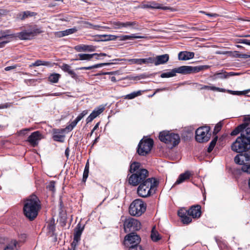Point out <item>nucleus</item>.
<instances>
[{"label": "nucleus", "instance_id": "1", "mask_svg": "<svg viewBox=\"0 0 250 250\" xmlns=\"http://www.w3.org/2000/svg\"><path fill=\"white\" fill-rule=\"evenodd\" d=\"M40 208L38 197L35 195H32L26 200L24 204V214L26 217L32 220L37 217Z\"/></svg>", "mask_w": 250, "mask_h": 250}, {"label": "nucleus", "instance_id": "2", "mask_svg": "<svg viewBox=\"0 0 250 250\" xmlns=\"http://www.w3.org/2000/svg\"><path fill=\"white\" fill-rule=\"evenodd\" d=\"M139 185L137 188L138 195L140 197L146 198L155 192L158 182L154 178H147L146 181Z\"/></svg>", "mask_w": 250, "mask_h": 250}, {"label": "nucleus", "instance_id": "3", "mask_svg": "<svg viewBox=\"0 0 250 250\" xmlns=\"http://www.w3.org/2000/svg\"><path fill=\"white\" fill-rule=\"evenodd\" d=\"M159 139L165 143L169 148H173L179 144L180 141V136L178 134L163 131L160 133Z\"/></svg>", "mask_w": 250, "mask_h": 250}, {"label": "nucleus", "instance_id": "4", "mask_svg": "<svg viewBox=\"0 0 250 250\" xmlns=\"http://www.w3.org/2000/svg\"><path fill=\"white\" fill-rule=\"evenodd\" d=\"M148 177V171L146 169H141L132 174L129 178V183L133 186L139 185L146 181Z\"/></svg>", "mask_w": 250, "mask_h": 250}, {"label": "nucleus", "instance_id": "5", "mask_svg": "<svg viewBox=\"0 0 250 250\" xmlns=\"http://www.w3.org/2000/svg\"><path fill=\"white\" fill-rule=\"evenodd\" d=\"M146 210V205L140 199L133 201L130 204L129 208V212L132 216H139L141 215Z\"/></svg>", "mask_w": 250, "mask_h": 250}, {"label": "nucleus", "instance_id": "6", "mask_svg": "<svg viewBox=\"0 0 250 250\" xmlns=\"http://www.w3.org/2000/svg\"><path fill=\"white\" fill-rule=\"evenodd\" d=\"M153 145V141L150 138H144L138 146L137 152L140 155L145 156L151 150Z\"/></svg>", "mask_w": 250, "mask_h": 250}, {"label": "nucleus", "instance_id": "7", "mask_svg": "<svg viewBox=\"0 0 250 250\" xmlns=\"http://www.w3.org/2000/svg\"><path fill=\"white\" fill-rule=\"evenodd\" d=\"M250 143L245 138L241 135L238 137L236 141L231 145L232 150L238 152H243L245 151L248 148Z\"/></svg>", "mask_w": 250, "mask_h": 250}, {"label": "nucleus", "instance_id": "8", "mask_svg": "<svg viewBox=\"0 0 250 250\" xmlns=\"http://www.w3.org/2000/svg\"><path fill=\"white\" fill-rule=\"evenodd\" d=\"M42 32V30L36 26H29L27 29L17 33L16 37L21 40H30L32 37Z\"/></svg>", "mask_w": 250, "mask_h": 250}, {"label": "nucleus", "instance_id": "9", "mask_svg": "<svg viewBox=\"0 0 250 250\" xmlns=\"http://www.w3.org/2000/svg\"><path fill=\"white\" fill-rule=\"evenodd\" d=\"M141 242V238L136 233L132 232L125 237V245L128 247L129 249L130 248L140 246L139 245Z\"/></svg>", "mask_w": 250, "mask_h": 250}, {"label": "nucleus", "instance_id": "10", "mask_svg": "<svg viewBox=\"0 0 250 250\" xmlns=\"http://www.w3.org/2000/svg\"><path fill=\"white\" fill-rule=\"evenodd\" d=\"M124 226L125 231L126 232L138 230L141 228V223L140 222L132 218L126 219L124 222Z\"/></svg>", "mask_w": 250, "mask_h": 250}, {"label": "nucleus", "instance_id": "11", "mask_svg": "<svg viewBox=\"0 0 250 250\" xmlns=\"http://www.w3.org/2000/svg\"><path fill=\"white\" fill-rule=\"evenodd\" d=\"M209 129L208 127H200L196 131L195 138L199 143H204L208 141L210 138L208 133Z\"/></svg>", "mask_w": 250, "mask_h": 250}, {"label": "nucleus", "instance_id": "12", "mask_svg": "<svg viewBox=\"0 0 250 250\" xmlns=\"http://www.w3.org/2000/svg\"><path fill=\"white\" fill-rule=\"evenodd\" d=\"M42 138V134L38 131H35L33 132L28 138L27 141L33 146H37L39 142Z\"/></svg>", "mask_w": 250, "mask_h": 250}, {"label": "nucleus", "instance_id": "13", "mask_svg": "<svg viewBox=\"0 0 250 250\" xmlns=\"http://www.w3.org/2000/svg\"><path fill=\"white\" fill-rule=\"evenodd\" d=\"M152 62L150 63H154L155 65H158L166 63L169 60L168 54H164L156 56V58L151 57Z\"/></svg>", "mask_w": 250, "mask_h": 250}, {"label": "nucleus", "instance_id": "14", "mask_svg": "<svg viewBox=\"0 0 250 250\" xmlns=\"http://www.w3.org/2000/svg\"><path fill=\"white\" fill-rule=\"evenodd\" d=\"M201 214L200 206H192L188 210V215L194 218H199Z\"/></svg>", "mask_w": 250, "mask_h": 250}, {"label": "nucleus", "instance_id": "15", "mask_svg": "<svg viewBox=\"0 0 250 250\" xmlns=\"http://www.w3.org/2000/svg\"><path fill=\"white\" fill-rule=\"evenodd\" d=\"M74 49L78 52H93L96 50V48L95 46L91 45L80 44L75 46Z\"/></svg>", "mask_w": 250, "mask_h": 250}, {"label": "nucleus", "instance_id": "16", "mask_svg": "<svg viewBox=\"0 0 250 250\" xmlns=\"http://www.w3.org/2000/svg\"><path fill=\"white\" fill-rule=\"evenodd\" d=\"M192 175V174L191 172L189 171H187L181 174L179 176L174 185H179L186 181L190 178Z\"/></svg>", "mask_w": 250, "mask_h": 250}, {"label": "nucleus", "instance_id": "17", "mask_svg": "<svg viewBox=\"0 0 250 250\" xmlns=\"http://www.w3.org/2000/svg\"><path fill=\"white\" fill-rule=\"evenodd\" d=\"M151 57L145 59H132L129 60L128 62L130 64H137L142 65L143 64H149L152 62Z\"/></svg>", "mask_w": 250, "mask_h": 250}, {"label": "nucleus", "instance_id": "18", "mask_svg": "<svg viewBox=\"0 0 250 250\" xmlns=\"http://www.w3.org/2000/svg\"><path fill=\"white\" fill-rule=\"evenodd\" d=\"M194 57V53L191 52L182 51L178 54V59L179 60H188L193 58Z\"/></svg>", "mask_w": 250, "mask_h": 250}, {"label": "nucleus", "instance_id": "19", "mask_svg": "<svg viewBox=\"0 0 250 250\" xmlns=\"http://www.w3.org/2000/svg\"><path fill=\"white\" fill-rule=\"evenodd\" d=\"M60 67L64 72H67L72 78L77 80L78 78V75L72 70L71 69V67L67 64L63 63Z\"/></svg>", "mask_w": 250, "mask_h": 250}, {"label": "nucleus", "instance_id": "20", "mask_svg": "<svg viewBox=\"0 0 250 250\" xmlns=\"http://www.w3.org/2000/svg\"><path fill=\"white\" fill-rule=\"evenodd\" d=\"M198 88L199 90L207 89L213 91H218L220 92H225L227 90L225 89L217 87L213 85H205L199 84Z\"/></svg>", "mask_w": 250, "mask_h": 250}, {"label": "nucleus", "instance_id": "21", "mask_svg": "<svg viewBox=\"0 0 250 250\" xmlns=\"http://www.w3.org/2000/svg\"><path fill=\"white\" fill-rule=\"evenodd\" d=\"M83 229V226H82L80 223L78 224L77 228L75 229L74 235V239H75V241H79L80 240L81 236Z\"/></svg>", "mask_w": 250, "mask_h": 250}, {"label": "nucleus", "instance_id": "22", "mask_svg": "<svg viewBox=\"0 0 250 250\" xmlns=\"http://www.w3.org/2000/svg\"><path fill=\"white\" fill-rule=\"evenodd\" d=\"M36 15L37 14L35 12L26 11L19 13L17 15V18L21 20H23L28 17H33Z\"/></svg>", "mask_w": 250, "mask_h": 250}, {"label": "nucleus", "instance_id": "23", "mask_svg": "<svg viewBox=\"0 0 250 250\" xmlns=\"http://www.w3.org/2000/svg\"><path fill=\"white\" fill-rule=\"evenodd\" d=\"M247 153L243 154H237L234 158V162L236 164L238 165H243L244 164L245 161H249V160H247Z\"/></svg>", "mask_w": 250, "mask_h": 250}, {"label": "nucleus", "instance_id": "24", "mask_svg": "<svg viewBox=\"0 0 250 250\" xmlns=\"http://www.w3.org/2000/svg\"><path fill=\"white\" fill-rule=\"evenodd\" d=\"M117 39H119V41H125L133 39H144L145 38L144 36H136L135 34H132L131 35H122L117 36Z\"/></svg>", "mask_w": 250, "mask_h": 250}, {"label": "nucleus", "instance_id": "25", "mask_svg": "<svg viewBox=\"0 0 250 250\" xmlns=\"http://www.w3.org/2000/svg\"><path fill=\"white\" fill-rule=\"evenodd\" d=\"M99 40L103 42L114 41L117 39V36L113 35H101L98 36Z\"/></svg>", "mask_w": 250, "mask_h": 250}, {"label": "nucleus", "instance_id": "26", "mask_svg": "<svg viewBox=\"0 0 250 250\" xmlns=\"http://www.w3.org/2000/svg\"><path fill=\"white\" fill-rule=\"evenodd\" d=\"M18 242L15 240H13L6 245L4 250H18Z\"/></svg>", "mask_w": 250, "mask_h": 250}, {"label": "nucleus", "instance_id": "27", "mask_svg": "<svg viewBox=\"0 0 250 250\" xmlns=\"http://www.w3.org/2000/svg\"><path fill=\"white\" fill-rule=\"evenodd\" d=\"M189 66H182L178 68L174 69L175 70V74L178 73L187 74H190L189 72Z\"/></svg>", "mask_w": 250, "mask_h": 250}, {"label": "nucleus", "instance_id": "28", "mask_svg": "<svg viewBox=\"0 0 250 250\" xmlns=\"http://www.w3.org/2000/svg\"><path fill=\"white\" fill-rule=\"evenodd\" d=\"M141 169H144L140 167V164L138 162H133L130 166L129 171L131 173H136V171Z\"/></svg>", "mask_w": 250, "mask_h": 250}, {"label": "nucleus", "instance_id": "29", "mask_svg": "<svg viewBox=\"0 0 250 250\" xmlns=\"http://www.w3.org/2000/svg\"><path fill=\"white\" fill-rule=\"evenodd\" d=\"M14 37V35L12 33L10 30H0V39L9 37L13 38Z\"/></svg>", "mask_w": 250, "mask_h": 250}, {"label": "nucleus", "instance_id": "30", "mask_svg": "<svg viewBox=\"0 0 250 250\" xmlns=\"http://www.w3.org/2000/svg\"><path fill=\"white\" fill-rule=\"evenodd\" d=\"M209 67L208 65H201L195 67L189 66V72L190 73L198 72L202 70L208 69Z\"/></svg>", "mask_w": 250, "mask_h": 250}, {"label": "nucleus", "instance_id": "31", "mask_svg": "<svg viewBox=\"0 0 250 250\" xmlns=\"http://www.w3.org/2000/svg\"><path fill=\"white\" fill-rule=\"evenodd\" d=\"M94 55H97V54H79L78 55V56L79 57L78 59H75L76 60H86L89 61L93 57H94Z\"/></svg>", "mask_w": 250, "mask_h": 250}, {"label": "nucleus", "instance_id": "32", "mask_svg": "<svg viewBox=\"0 0 250 250\" xmlns=\"http://www.w3.org/2000/svg\"><path fill=\"white\" fill-rule=\"evenodd\" d=\"M77 31V29L76 28H73L70 29H68L64 31H61L59 32V35L60 36L63 37L65 36L69 35L70 34H73L75 33Z\"/></svg>", "mask_w": 250, "mask_h": 250}, {"label": "nucleus", "instance_id": "33", "mask_svg": "<svg viewBox=\"0 0 250 250\" xmlns=\"http://www.w3.org/2000/svg\"><path fill=\"white\" fill-rule=\"evenodd\" d=\"M151 238L152 241L156 242L161 239V236L158 231L155 230V227H154L151 230Z\"/></svg>", "mask_w": 250, "mask_h": 250}, {"label": "nucleus", "instance_id": "34", "mask_svg": "<svg viewBox=\"0 0 250 250\" xmlns=\"http://www.w3.org/2000/svg\"><path fill=\"white\" fill-rule=\"evenodd\" d=\"M142 93V91H141V90L134 91V92H133L129 94L125 95V99H128V100L133 99L141 95Z\"/></svg>", "mask_w": 250, "mask_h": 250}, {"label": "nucleus", "instance_id": "35", "mask_svg": "<svg viewBox=\"0 0 250 250\" xmlns=\"http://www.w3.org/2000/svg\"><path fill=\"white\" fill-rule=\"evenodd\" d=\"M123 27H129L131 28L135 29L138 30V24L136 21H127L125 22H123Z\"/></svg>", "mask_w": 250, "mask_h": 250}, {"label": "nucleus", "instance_id": "36", "mask_svg": "<svg viewBox=\"0 0 250 250\" xmlns=\"http://www.w3.org/2000/svg\"><path fill=\"white\" fill-rule=\"evenodd\" d=\"M246 127L245 124H242L238 126L234 130L231 132V135L234 136L237 135L239 132L242 131Z\"/></svg>", "mask_w": 250, "mask_h": 250}, {"label": "nucleus", "instance_id": "37", "mask_svg": "<svg viewBox=\"0 0 250 250\" xmlns=\"http://www.w3.org/2000/svg\"><path fill=\"white\" fill-rule=\"evenodd\" d=\"M61 75L58 73H54L50 75L48 78L49 81L53 83H56L58 82Z\"/></svg>", "mask_w": 250, "mask_h": 250}, {"label": "nucleus", "instance_id": "38", "mask_svg": "<svg viewBox=\"0 0 250 250\" xmlns=\"http://www.w3.org/2000/svg\"><path fill=\"white\" fill-rule=\"evenodd\" d=\"M213 79H226L228 77V74H227L226 72H219L216 73L213 76Z\"/></svg>", "mask_w": 250, "mask_h": 250}, {"label": "nucleus", "instance_id": "39", "mask_svg": "<svg viewBox=\"0 0 250 250\" xmlns=\"http://www.w3.org/2000/svg\"><path fill=\"white\" fill-rule=\"evenodd\" d=\"M176 75L175 73V70L174 69L171 70L169 71L163 73L161 75V78H170L172 77H174Z\"/></svg>", "mask_w": 250, "mask_h": 250}, {"label": "nucleus", "instance_id": "40", "mask_svg": "<svg viewBox=\"0 0 250 250\" xmlns=\"http://www.w3.org/2000/svg\"><path fill=\"white\" fill-rule=\"evenodd\" d=\"M143 8H151V9H163L166 10L168 9L167 7H162L161 6H152L151 4H145L142 6Z\"/></svg>", "mask_w": 250, "mask_h": 250}, {"label": "nucleus", "instance_id": "41", "mask_svg": "<svg viewBox=\"0 0 250 250\" xmlns=\"http://www.w3.org/2000/svg\"><path fill=\"white\" fill-rule=\"evenodd\" d=\"M250 91V89H248L242 91H232L229 90H227V92L230 94L237 95H246L248 94Z\"/></svg>", "mask_w": 250, "mask_h": 250}, {"label": "nucleus", "instance_id": "42", "mask_svg": "<svg viewBox=\"0 0 250 250\" xmlns=\"http://www.w3.org/2000/svg\"><path fill=\"white\" fill-rule=\"evenodd\" d=\"M54 141L62 142L64 140V136L59 133H54L53 136Z\"/></svg>", "mask_w": 250, "mask_h": 250}, {"label": "nucleus", "instance_id": "43", "mask_svg": "<svg viewBox=\"0 0 250 250\" xmlns=\"http://www.w3.org/2000/svg\"><path fill=\"white\" fill-rule=\"evenodd\" d=\"M104 107H100L97 109H95L91 113V114L93 115L95 118H96L97 116H98L101 113L103 112L104 110Z\"/></svg>", "mask_w": 250, "mask_h": 250}, {"label": "nucleus", "instance_id": "44", "mask_svg": "<svg viewBox=\"0 0 250 250\" xmlns=\"http://www.w3.org/2000/svg\"><path fill=\"white\" fill-rule=\"evenodd\" d=\"M241 135H243V137L245 138L250 143V127L247 128L245 132H243L241 134Z\"/></svg>", "mask_w": 250, "mask_h": 250}, {"label": "nucleus", "instance_id": "45", "mask_svg": "<svg viewBox=\"0 0 250 250\" xmlns=\"http://www.w3.org/2000/svg\"><path fill=\"white\" fill-rule=\"evenodd\" d=\"M181 219L182 223L186 225L189 224L192 221L191 218L190 217V216L188 215V214H186L184 217H183Z\"/></svg>", "mask_w": 250, "mask_h": 250}, {"label": "nucleus", "instance_id": "46", "mask_svg": "<svg viewBox=\"0 0 250 250\" xmlns=\"http://www.w3.org/2000/svg\"><path fill=\"white\" fill-rule=\"evenodd\" d=\"M217 140V137H215L210 143L209 146L208 148V151L210 152L213 149L216 145Z\"/></svg>", "mask_w": 250, "mask_h": 250}, {"label": "nucleus", "instance_id": "47", "mask_svg": "<svg viewBox=\"0 0 250 250\" xmlns=\"http://www.w3.org/2000/svg\"><path fill=\"white\" fill-rule=\"evenodd\" d=\"M79 121V120H77V118H76L74 121L72 122L66 126V129L69 131L72 130Z\"/></svg>", "mask_w": 250, "mask_h": 250}, {"label": "nucleus", "instance_id": "48", "mask_svg": "<svg viewBox=\"0 0 250 250\" xmlns=\"http://www.w3.org/2000/svg\"><path fill=\"white\" fill-rule=\"evenodd\" d=\"M88 172H89V164H88V162H87V163L85 165L84 170L83 174V181H85L86 179H87V178L88 177Z\"/></svg>", "mask_w": 250, "mask_h": 250}, {"label": "nucleus", "instance_id": "49", "mask_svg": "<svg viewBox=\"0 0 250 250\" xmlns=\"http://www.w3.org/2000/svg\"><path fill=\"white\" fill-rule=\"evenodd\" d=\"M188 214V210L185 208H181L178 212V216L181 218L184 217L186 214Z\"/></svg>", "mask_w": 250, "mask_h": 250}, {"label": "nucleus", "instance_id": "50", "mask_svg": "<svg viewBox=\"0 0 250 250\" xmlns=\"http://www.w3.org/2000/svg\"><path fill=\"white\" fill-rule=\"evenodd\" d=\"M236 42L250 45V40L238 39L236 40Z\"/></svg>", "mask_w": 250, "mask_h": 250}, {"label": "nucleus", "instance_id": "51", "mask_svg": "<svg viewBox=\"0 0 250 250\" xmlns=\"http://www.w3.org/2000/svg\"><path fill=\"white\" fill-rule=\"evenodd\" d=\"M242 170L250 174V164L249 165H244L242 167Z\"/></svg>", "mask_w": 250, "mask_h": 250}, {"label": "nucleus", "instance_id": "52", "mask_svg": "<svg viewBox=\"0 0 250 250\" xmlns=\"http://www.w3.org/2000/svg\"><path fill=\"white\" fill-rule=\"evenodd\" d=\"M112 24L114 25L113 27L114 29H120L123 27V22L120 21L113 22Z\"/></svg>", "mask_w": 250, "mask_h": 250}, {"label": "nucleus", "instance_id": "53", "mask_svg": "<svg viewBox=\"0 0 250 250\" xmlns=\"http://www.w3.org/2000/svg\"><path fill=\"white\" fill-rule=\"evenodd\" d=\"M82 23L83 24V27L89 28V29H92L93 28V24L87 22L85 21H83L82 22Z\"/></svg>", "mask_w": 250, "mask_h": 250}, {"label": "nucleus", "instance_id": "54", "mask_svg": "<svg viewBox=\"0 0 250 250\" xmlns=\"http://www.w3.org/2000/svg\"><path fill=\"white\" fill-rule=\"evenodd\" d=\"M88 114V110H85L82 111L77 117V120L80 121L84 116Z\"/></svg>", "mask_w": 250, "mask_h": 250}, {"label": "nucleus", "instance_id": "55", "mask_svg": "<svg viewBox=\"0 0 250 250\" xmlns=\"http://www.w3.org/2000/svg\"><path fill=\"white\" fill-rule=\"evenodd\" d=\"M55 182L53 181H51V182H50L49 185L47 186V188L49 190H51L53 192L55 191Z\"/></svg>", "mask_w": 250, "mask_h": 250}, {"label": "nucleus", "instance_id": "56", "mask_svg": "<svg viewBox=\"0 0 250 250\" xmlns=\"http://www.w3.org/2000/svg\"><path fill=\"white\" fill-rule=\"evenodd\" d=\"M100 28L102 29H109L110 28L107 26H101L100 25H93V29L100 30Z\"/></svg>", "mask_w": 250, "mask_h": 250}, {"label": "nucleus", "instance_id": "57", "mask_svg": "<svg viewBox=\"0 0 250 250\" xmlns=\"http://www.w3.org/2000/svg\"><path fill=\"white\" fill-rule=\"evenodd\" d=\"M40 65H42V61L38 60L36 61L34 63H32L30 66H38Z\"/></svg>", "mask_w": 250, "mask_h": 250}, {"label": "nucleus", "instance_id": "58", "mask_svg": "<svg viewBox=\"0 0 250 250\" xmlns=\"http://www.w3.org/2000/svg\"><path fill=\"white\" fill-rule=\"evenodd\" d=\"M221 125L220 124H217L214 128V133H218L221 129Z\"/></svg>", "mask_w": 250, "mask_h": 250}, {"label": "nucleus", "instance_id": "59", "mask_svg": "<svg viewBox=\"0 0 250 250\" xmlns=\"http://www.w3.org/2000/svg\"><path fill=\"white\" fill-rule=\"evenodd\" d=\"M108 64H109V63H99V64L93 65V67H94V68H97L102 67L104 66L108 65Z\"/></svg>", "mask_w": 250, "mask_h": 250}, {"label": "nucleus", "instance_id": "60", "mask_svg": "<svg viewBox=\"0 0 250 250\" xmlns=\"http://www.w3.org/2000/svg\"><path fill=\"white\" fill-rule=\"evenodd\" d=\"M49 231L53 232L55 229V226L53 224H50L48 226Z\"/></svg>", "mask_w": 250, "mask_h": 250}, {"label": "nucleus", "instance_id": "61", "mask_svg": "<svg viewBox=\"0 0 250 250\" xmlns=\"http://www.w3.org/2000/svg\"><path fill=\"white\" fill-rule=\"evenodd\" d=\"M129 250H143L142 247L141 246H137V247L130 248L129 249Z\"/></svg>", "mask_w": 250, "mask_h": 250}, {"label": "nucleus", "instance_id": "62", "mask_svg": "<svg viewBox=\"0 0 250 250\" xmlns=\"http://www.w3.org/2000/svg\"><path fill=\"white\" fill-rule=\"evenodd\" d=\"M244 121L246 123V124L250 123V115H247L244 117Z\"/></svg>", "mask_w": 250, "mask_h": 250}, {"label": "nucleus", "instance_id": "63", "mask_svg": "<svg viewBox=\"0 0 250 250\" xmlns=\"http://www.w3.org/2000/svg\"><path fill=\"white\" fill-rule=\"evenodd\" d=\"M42 65L47 66H52L53 64L49 62H46L42 61Z\"/></svg>", "mask_w": 250, "mask_h": 250}, {"label": "nucleus", "instance_id": "64", "mask_svg": "<svg viewBox=\"0 0 250 250\" xmlns=\"http://www.w3.org/2000/svg\"><path fill=\"white\" fill-rule=\"evenodd\" d=\"M27 131H28V129H27L20 130L19 132H18V134L20 136V135H24Z\"/></svg>", "mask_w": 250, "mask_h": 250}]
</instances>
